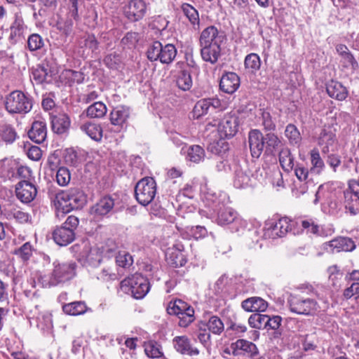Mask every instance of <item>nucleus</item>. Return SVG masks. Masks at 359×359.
Instances as JSON below:
<instances>
[{"instance_id": "nucleus-32", "label": "nucleus", "mask_w": 359, "mask_h": 359, "mask_svg": "<svg viewBox=\"0 0 359 359\" xmlns=\"http://www.w3.org/2000/svg\"><path fill=\"white\" fill-rule=\"evenodd\" d=\"M182 11L192 25L193 29L198 30L200 28V19L198 11L189 4H183L182 5Z\"/></svg>"}, {"instance_id": "nucleus-45", "label": "nucleus", "mask_w": 359, "mask_h": 359, "mask_svg": "<svg viewBox=\"0 0 359 359\" xmlns=\"http://www.w3.org/2000/svg\"><path fill=\"white\" fill-rule=\"evenodd\" d=\"M344 203L346 208L353 215H355L358 210L359 200H355L354 195L347 189L344 193Z\"/></svg>"}, {"instance_id": "nucleus-16", "label": "nucleus", "mask_w": 359, "mask_h": 359, "mask_svg": "<svg viewBox=\"0 0 359 359\" xmlns=\"http://www.w3.org/2000/svg\"><path fill=\"white\" fill-rule=\"evenodd\" d=\"M147 6L143 0H130L124 8V13L130 21H138L145 15Z\"/></svg>"}, {"instance_id": "nucleus-14", "label": "nucleus", "mask_w": 359, "mask_h": 359, "mask_svg": "<svg viewBox=\"0 0 359 359\" xmlns=\"http://www.w3.org/2000/svg\"><path fill=\"white\" fill-rule=\"evenodd\" d=\"M324 249L330 253L339 252L341 251L349 252L355 249L354 242L347 237H337L323 244Z\"/></svg>"}, {"instance_id": "nucleus-13", "label": "nucleus", "mask_w": 359, "mask_h": 359, "mask_svg": "<svg viewBox=\"0 0 359 359\" xmlns=\"http://www.w3.org/2000/svg\"><path fill=\"white\" fill-rule=\"evenodd\" d=\"M212 126L211 123L207 125V127ZM212 126H217V131L221 138L232 137L235 135L238 128L237 117L231 115L225 116L218 124L216 123Z\"/></svg>"}, {"instance_id": "nucleus-40", "label": "nucleus", "mask_w": 359, "mask_h": 359, "mask_svg": "<svg viewBox=\"0 0 359 359\" xmlns=\"http://www.w3.org/2000/svg\"><path fill=\"white\" fill-rule=\"evenodd\" d=\"M144 352L146 355L151 358H159L163 357L161 346L154 341H149L144 343Z\"/></svg>"}, {"instance_id": "nucleus-57", "label": "nucleus", "mask_w": 359, "mask_h": 359, "mask_svg": "<svg viewBox=\"0 0 359 359\" xmlns=\"http://www.w3.org/2000/svg\"><path fill=\"white\" fill-rule=\"evenodd\" d=\"M208 149L210 151L217 155H221L229 149L228 144L224 141L223 138H221L217 142H213L210 143Z\"/></svg>"}, {"instance_id": "nucleus-50", "label": "nucleus", "mask_w": 359, "mask_h": 359, "mask_svg": "<svg viewBox=\"0 0 359 359\" xmlns=\"http://www.w3.org/2000/svg\"><path fill=\"white\" fill-rule=\"evenodd\" d=\"M266 315L259 313L252 314L248 318L249 325L257 330L266 328Z\"/></svg>"}, {"instance_id": "nucleus-20", "label": "nucleus", "mask_w": 359, "mask_h": 359, "mask_svg": "<svg viewBox=\"0 0 359 359\" xmlns=\"http://www.w3.org/2000/svg\"><path fill=\"white\" fill-rule=\"evenodd\" d=\"M240 84V77L234 72H228L222 75L219 88L225 93L233 94L238 90Z\"/></svg>"}, {"instance_id": "nucleus-30", "label": "nucleus", "mask_w": 359, "mask_h": 359, "mask_svg": "<svg viewBox=\"0 0 359 359\" xmlns=\"http://www.w3.org/2000/svg\"><path fill=\"white\" fill-rule=\"evenodd\" d=\"M80 129L96 142H100L102 138L103 130L100 124L87 122L81 125Z\"/></svg>"}, {"instance_id": "nucleus-51", "label": "nucleus", "mask_w": 359, "mask_h": 359, "mask_svg": "<svg viewBox=\"0 0 359 359\" xmlns=\"http://www.w3.org/2000/svg\"><path fill=\"white\" fill-rule=\"evenodd\" d=\"M184 232L187 233L188 234L186 238H193L196 240L203 238L205 237L208 234V231L203 226H196L191 227L187 226L186 227Z\"/></svg>"}, {"instance_id": "nucleus-29", "label": "nucleus", "mask_w": 359, "mask_h": 359, "mask_svg": "<svg viewBox=\"0 0 359 359\" xmlns=\"http://www.w3.org/2000/svg\"><path fill=\"white\" fill-rule=\"evenodd\" d=\"M250 175L251 172L247 166L236 168L235 170L233 186L237 189L247 187L250 182Z\"/></svg>"}, {"instance_id": "nucleus-6", "label": "nucleus", "mask_w": 359, "mask_h": 359, "mask_svg": "<svg viewBox=\"0 0 359 359\" xmlns=\"http://www.w3.org/2000/svg\"><path fill=\"white\" fill-rule=\"evenodd\" d=\"M5 107L10 114H26L32 109V101L22 91L14 90L6 96Z\"/></svg>"}, {"instance_id": "nucleus-25", "label": "nucleus", "mask_w": 359, "mask_h": 359, "mask_svg": "<svg viewBox=\"0 0 359 359\" xmlns=\"http://www.w3.org/2000/svg\"><path fill=\"white\" fill-rule=\"evenodd\" d=\"M47 129L46 123L42 121H36L32 123L28 132L29 137L36 143H42L46 138Z\"/></svg>"}, {"instance_id": "nucleus-48", "label": "nucleus", "mask_w": 359, "mask_h": 359, "mask_svg": "<svg viewBox=\"0 0 359 359\" xmlns=\"http://www.w3.org/2000/svg\"><path fill=\"white\" fill-rule=\"evenodd\" d=\"M86 250L88 253L85 256L86 262L93 266H97L102 261V255L98 248H89L88 246L85 247Z\"/></svg>"}, {"instance_id": "nucleus-23", "label": "nucleus", "mask_w": 359, "mask_h": 359, "mask_svg": "<svg viewBox=\"0 0 359 359\" xmlns=\"http://www.w3.org/2000/svg\"><path fill=\"white\" fill-rule=\"evenodd\" d=\"M53 238L59 245L65 246L72 243L75 238V233L71 227L61 226L57 227L53 232Z\"/></svg>"}, {"instance_id": "nucleus-31", "label": "nucleus", "mask_w": 359, "mask_h": 359, "mask_svg": "<svg viewBox=\"0 0 359 359\" xmlns=\"http://www.w3.org/2000/svg\"><path fill=\"white\" fill-rule=\"evenodd\" d=\"M311 167L310 172L316 175L320 174L325 168L323 159L317 148H313L309 152Z\"/></svg>"}, {"instance_id": "nucleus-64", "label": "nucleus", "mask_w": 359, "mask_h": 359, "mask_svg": "<svg viewBox=\"0 0 359 359\" xmlns=\"http://www.w3.org/2000/svg\"><path fill=\"white\" fill-rule=\"evenodd\" d=\"M359 293V283H353L351 285L347 287L344 292V296L346 299L351 298L353 295Z\"/></svg>"}, {"instance_id": "nucleus-43", "label": "nucleus", "mask_w": 359, "mask_h": 359, "mask_svg": "<svg viewBox=\"0 0 359 359\" xmlns=\"http://www.w3.org/2000/svg\"><path fill=\"white\" fill-rule=\"evenodd\" d=\"M245 67L250 72L254 73L259 69L261 66V60L256 53H250L246 55L244 61Z\"/></svg>"}, {"instance_id": "nucleus-44", "label": "nucleus", "mask_w": 359, "mask_h": 359, "mask_svg": "<svg viewBox=\"0 0 359 359\" xmlns=\"http://www.w3.org/2000/svg\"><path fill=\"white\" fill-rule=\"evenodd\" d=\"M0 137L6 143L11 144L15 140L17 133L11 126L2 125L0 126Z\"/></svg>"}, {"instance_id": "nucleus-10", "label": "nucleus", "mask_w": 359, "mask_h": 359, "mask_svg": "<svg viewBox=\"0 0 359 359\" xmlns=\"http://www.w3.org/2000/svg\"><path fill=\"white\" fill-rule=\"evenodd\" d=\"M317 143L324 154L335 151L338 143L335 128L332 126H324L317 137Z\"/></svg>"}, {"instance_id": "nucleus-56", "label": "nucleus", "mask_w": 359, "mask_h": 359, "mask_svg": "<svg viewBox=\"0 0 359 359\" xmlns=\"http://www.w3.org/2000/svg\"><path fill=\"white\" fill-rule=\"evenodd\" d=\"M116 262L118 266L128 268L133 262L132 256L126 251L119 252L116 257Z\"/></svg>"}, {"instance_id": "nucleus-4", "label": "nucleus", "mask_w": 359, "mask_h": 359, "mask_svg": "<svg viewBox=\"0 0 359 359\" xmlns=\"http://www.w3.org/2000/svg\"><path fill=\"white\" fill-rule=\"evenodd\" d=\"M121 290L126 294L131 293L135 299L143 298L149 291L148 280L139 273L125 278L120 283Z\"/></svg>"}, {"instance_id": "nucleus-27", "label": "nucleus", "mask_w": 359, "mask_h": 359, "mask_svg": "<svg viewBox=\"0 0 359 359\" xmlns=\"http://www.w3.org/2000/svg\"><path fill=\"white\" fill-rule=\"evenodd\" d=\"M242 308L248 312H263L267 307V302L258 297L248 298L241 303Z\"/></svg>"}, {"instance_id": "nucleus-47", "label": "nucleus", "mask_w": 359, "mask_h": 359, "mask_svg": "<svg viewBox=\"0 0 359 359\" xmlns=\"http://www.w3.org/2000/svg\"><path fill=\"white\" fill-rule=\"evenodd\" d=\"M264 138L265 142L266 151L269 153L273 152L279 147L281 143L278 137L273 133H267L265 136H264Z\"/></svg>"}, {"instance_id": "nucleus-38", "label": "nucleus", "mask_w": 359, "mask_h": 359, "mask_svg": "<svg viewBox=\"0 0 359 359\" xmlns=\"http://www.w3.org/2000/svg\"><path fill=\"white\" fill-rule=\"evenodd\" d=\"M279 161L285 171H290L294 167V157L287 148L283 149L279 153Z\"/></svg>"}, {"instance_id": "nucleus-35", "label": "nucleus", "mask_w": 359, "mask_h": 359, "mask_svg": "<svg viewBox=\"0 0 359 359\" xmlns=\"http://www.w3.org/2000/svg\"><path fill=\"white\" fill-rule=\"evenodd\" d=\"M62 310L67 315L79 316L86 313L87 306L85 302L79 301L63 305Z\"/></svg>"}, {"instance_id": "nucleus-12", "label": "nucleus", "mask_w": 359, "mask_h": 359, "mask_svg": "<svg viewBox=\"0 0 359 359\" xmlns=\"http://www.w3.org/2000/svg\"><path fill=\"white\" fill-rule=\"evenodd\" d=\"M292 224V220L283 217L276 222L269 224L264 230V236L271 239L283 237L291 230Z\"/></svg>"}, {"instance_id": "nucleus-52", "label": "nucleus", "mask_w": 359, "mask_h": 359, "mask_svg": "<svg viewBox=\"0 0 359 359\" xmlns=\"http://www.w3.org/2000/svg\"><path fill=\"white\" fill-rule=\"evenodd\" d=\"M178 324L180 327H186L189 326L195 320L194 309L192 307L189 308L178 316Z\"/></svg>"}, {"instance_id": "nucleus-54", "label": "nucleus", "mask_w": 359, "mask_h": 359, "mask_svg": "<svg viewBox=\"0 0 359 359\" xmlns=\"http://www.w3.org/2000/svg\"><path fill=\"white\" fill-rule=\"evenodd\" d=\"M33 247L30 243L27 242L18 249L15 250V254L23 261H27L32 257Z\"/></svg>"}, {"instance_id": "nucleus-62", "label": "nucleus", "mask_w": 359, "mask_h": 359, "mask_svg": "<svg viewBox=\"0 0 359 359\" xmlns=\"http://www.w3.org/2000/svg\"><path fill=\"white\" fill-rule=\"evenodd\" d=\"M27 155L31 160L36 161L41 159L42 151L39 147L32 146L27 151Z\"/></svg>"}, {"instance_id": "nucleus-22", "label": "nucleus", "mask_w": 359, "mask_h": 359, "mask_svg": "<svg viewBox=\"0 0 359 359\" xmlns=\"http://www.w3.org/2000/svg\"><path fill=\"white\" fill-rule=\"evenodd\" d=\"M130 116V110L124 106L114 108L110 113L111 123L116 127V132L120 131Z\"/></svg>"}, {"instance_id": "nucleus-7", "label": "nucleus", "mask_w": 359, "mask_h": 359, "mask_svg": "<svg viewBox=\"0 0 359 359\" xmlns=\"http://www.w3.org/2000/svg\"><path fill=\"white\" fill-rule=\"evenodd\" d=\"M156 194V184L152 177H144L140 180L135 189V195L137 202L146 206L154 198Z\"/></svg>"}, {"instance_id": "nucleus-17", "label": "nucleus", "mask_w": 359, "mask_h": 359, "mask_svg": "<svg viewBox=\"0 0 359 359\" xmlns=\"http://www.w3.org/2000/svg\"><path fill=\"white\" fill-rule=\"evenodd\" d=\"M231 348L234 356L247 354L250 358H253L259 353V350L254 343L243 339L231 343Z\"/></svg>"}, {"instance_id": "nucleus-41", "label": "nucleus", "mask_w": 359, "mask_h": 359, "mask_svg": "<svg viewBox=\"0 0 359 359\" xmlns=\"http://www.w3.org/2000/svg\"><path fill=\"white\" fill-rule=\"evenodd\" d=\"M191 306H189L187 302L177 299L174 302H170L167 307V311L170 315L180 316L184 311L189 309Z\"/></svg>"}, {"instance_id": "nucleus-2", "label": "nucleus", "mask_w": 359, "mask_h": 359, "mask_svg": "<svg viewBox=\"0 0 359 359\" xmlns=\"http://www.w3.org/2000/svg\"><path fill=\"white\" fill-rule=\"evenodd\" d=\"M53 269L49 276H40L39 283L43 287L56 286L73 278L76 276V264L74 262H60L55 261L53 264Z\"/></svg>"}, {"instance_id": "nucleus-15", "label": "nucleus", "mask_w": 359, "mask_h": 359, "mask_svg": "<svg viewBox=\"0 0 359 359\" xmlns=\"http://www.w3.org/2000/svg\"><path fill=\"white\" fill-rule=\"evenodd\" d=\"M221 106V102L218 98H207L198 100L193 109L194 118H199L209 112H212Z\"/></svg>"}, {"instance_id": "nucleus-49", "label": "nucleus", "mask_w": 359, "mask_h": 359, "mask_svg": "<svg viewBox=\"0 0 359 359\" xmlns=\"http://www.w3.org/2000/svg\"><path fill=\"white\" fill-rule=\"evenodd\" d=\"M301 226L304 231L306 233L317 235L320 225H318L317 221L313 218H304L300 221Z\"/></svg>"}, {"instance_id": "nucleus-53", "label": "nucleus", "mask_w": 359, "mask_h": 359, "mask_svg": "<svg viewBox=\"0 0 359 359\" xmlns=\"http://www.w3.org/2000/svg\"><path fill=\"white\" fill-rule=\"evenodd\" d=\"M71 180L69 170L65 167H60L56 173V181L60 186H67Z\"/></svg>"}, {"instance_id": "nucleus-1", "label": "nucleus", "mask_w": 359, "mask_h": 359, "mask_svg": "<svg viewBox=\"0 0 359 359\" xmlns=\"http://www.w3.org/2000/svg\"><path fill=\"white\" fill-rule=\"evenodd\" d=\"M226 40L224 33L215 26H209L202 31L199 38L202 59L211 64H215L222 51V44Z\"/></svg>"}, {"instance_id": "nucleus-33", "label": "nucleus", "mask_w": 359, "mask_h": 359, "mask_svg": "<svg viewBox=\"0 0 359 359\" xmlns=\"http://www.w3.org/2000/svg\"><path fill=\"white\" fill-rule=\"evenodd\" d=\"M70 126V120L66 114H60L52 118V129L57 134L65 133Z\"/></svg>"}, {"instance_id": "nucleus-58", "label": "nucleus", "mask_w": 359, "mask_h": 359, "mask_svg": "<svg viewBox=\"0 0 359 359\" xmlns=\"http://www.w3.org/2000/svg\"><path fill=\"white\" fill-rule=\"evenodd\" d=\"M8 216L10 219H13L19 223H25L29 220L30 215L19 209L14 208L11 210Z\"/></svg>"}, {"instance_id": "nucleus-19", "label": "nucleus", "mask_w": 359, "mask_h": 359, "mask_svg": "<svg viewBox=\"0 0 359 359\" xmlns=\"http://www.w3.org/2000/svg\"><path fill=\"white\" fill-rule=\"evenodd\" d=\"M251 154L254 158H259L265 147L264 138L258 130H252L248 135Z\"/></svg>"}, {"instance_id": "nucleus-9", "label": "nucleus", "mask_w": 359, "mask_h": 359, "mask_svg": "<svg viewBox=\"0 0 359 359\" xmlns=\"http://www.w3.org/2000/svg\"><path fill=\"white\" fill-rule=\"evenodd\" d=\"M216 222L220 226L231 224L232 229L235 231L246 226V222L239 216L238 212L229 207H224L219 210Z\"/></svg>"}, {"instance_id": "nucleus-63", "label": "nucleus", "mask_w": 359, "mask_h": 359, "mask_svg": "<svg viewBox=\"0 0 359 359\" xmlns=\"http://www.w3.org/2000/svg\"><path fill=\"white\" fill-rule=\"evenodd\" d=\"M327 163L332 168L334 172L337 171V168L341 164V158L339 156L331 154L327 156Z\"/></svg>"}, {"instance_id": "nucleus-39", "label": "nucleus", "mask_w": 359, "mask_h": 359, "mask_svg": "<svg viewBox=\"0 0 359 359\" xmlns=\"http://www.w3.org/2000/svg\"><path fill=\"white\" fill-rule=\"evenodd\" d=\"M285 135L292 145H299L302 136L298 128L294 124H288L285 130Z\"/></svg>"}, {"instance_id": "nucleus-59", "label": "nucleus", "mask_w": 359, "mask_h": 359, "mask_svg": "<svg viewBox=\"0 0 359 359\" xmlns=\"http://www.w3.org/2000/svg\"><path fill=\"white\" fill-rule=\"evenodd\" d=\"M63 74L69 83H81L83 80V74L80 72L67 69L63 72Z\"/></svg>"}, {"instance_id": "nucleus-18", "label": "nucleus", "mask_w": 359, "mask_h": 359, "mask_svg": "<svg viewBox=\"0 0 359 359\" xmlns=\"http://www.w3.org/2000/svg\"><path fill=\"white\" fill-rule=\"evenodd\" d=\"M16 196L22 203L32 202L36 197L37 189L32 183L23 180L20 182L15 189Z\"/></svg>"}, {"instance_id": "nucleus-24", "label": "nucleus", "mask_w": 359, "mask_h": 359, "mask_svg": "<svg viewBox=\"0 0 359 359\" xmlns=\"http://www.w3.org/2000/svg\"><path fill=\"white\" fill-rule=\"evenodd\" d=\"M114 206V199L109 196L101 198L91 208L90 213L95 217H102L109 213Z\"/></svg>"}, {"instance_id": "nucleus-61", "label": "nucleus", "mask_w": 359, "mask_h": 359, "mask_svg": "<svg viewBox=\"0 0 359 359\" xmlns=\"http://www.w3.org/2000/svg\"><path fill=\"white\" fill-rule=\"evenodd\" d=\"M262 125L267 130H273L276 128V125L272 120L271 116L268 111H263L262 114Z\"/></svg>"}, {"instance_id": "nucleus-55", "label": "nucleus", "mask_w": 359, "mask_h": 359, "mask_svg": "<svg viewBox=\"0 0 359 359\" xmlns=\"http://www.w3.org/2000/svg\"><path fill=\"white\" fill-rule=\"evenodd\" d=\"M44 45L42 37L38 34L30 35L27 40V46L29 50L35 51L41 48Z\"/></svg>"}, {"instance_id": "nucleus-26", "label": "nucleus", "mask_w": 359, "mask_h": 359, "mask_svg": "<svg viewBox=\"0 0 359 359\" xmlns=\"http://www.w3.org/2000/svg\"><path fill=\"white\" fill-rule=\"evenodd\" d=\"M98 280L110 281L117 279V273L112 262L104 263L100 268H96L93 272Z\"/></svg>"}, {"instance_id": "nucleus-34", "label": "nucleus", "mask_w": 359, "mask_h": 359, "mask_svg": "<svg viewBox=\"0 0 359 359\" xmlns=\"http://www.w3.org/2000/svg\"><path fill=\"white\" fill-rule=\"evenodd\" d=\"M184 152L186 153V159L195 163L202 161L205 156L204 149L199 145L189 146Z\"/></svg>"}, {"instance_id": "nucleus-28", "label": "nucleus", "mask_w": 359, "mask_h": 359, "mask_svg": "<svg viewBox=\"0 0 359 359\" xmlns=\"http://www.w3.org/2000/svg\"><path fill=\"white\" fill-rule=\"evenodd\" d=\"M326 90L330 97L338 100H344L348 96V90L339 82L330 81L326 86Z\"/></svg>"}, {"instance_id": "nucleus-36", "label": "nucleus", "mask_w": 359, "mask_h": 359, "mask_svg": "<svg viewBox=\"0 0 359 359\" xmlns=\"http://www.w3.org/2000/svg\"><path fill=\"white\" fill-rule=\"evenodd\" d=\"M175 81L177 87L187 91L192 87L193 81L191 74L187 70H181L175 76Z\"/></svg>"}, {"instance_id": "nucleus-42", "label": "nucleus", "mask_w": 359, "mask_h": 359, "mask_svg": "<svg viewBox=\"0 0 359 359\" xmlns=\"http://www.w3.org/2000/svg\"><path fill=\"white\" fill-rule=\"evenodd\" d=\"M26 26L22 17L20 14L15 15V19L10 27L11 37L14 38L22 35Z\"/></svg>"}, {"instance_id": "nucleus-37", "label": "nucleus", "mask_w": 359, "mask_h": 359, "mask_svg": "<svg viewBox=\"0 0 359 359\" xmlns=\"http://www.w3.org/2000/svg\"><path fill=\"white\" fill-rule=\"evenodd\" d=\"M86 116L89 118H102L107 113L106 105L101 102H96L86 109Z\"/></svg>"}, {"instance_id": "nucleus-11", "label": "nucleus", "mask_w": 359, "mask_h": 359, "mask_svg": "<svg viewBox=\"0 0 359 359\" xmlns=\"http://www.w3.org/2000/svg\"><path fill=\"white\" fill-rule=\"evenodd\" d=\"M184 250V245L180 241H176L172 246L167 248L165 259L168 264L175 268L184 266L187 262Z\"/></svg>"}, {"instance_id": "nucleus-5", "label": "nucleus", "mask_w": 359, "mask_h": 359, "mask_svg": "<svg viewBox=\"0 0 359 359\" xmlns=\"http://www.w3.org/2000/svg\"><path fill=\"white\" fill-rule=\"evenodd\" d=\"M177 55L175 46L171 43L164 46L159 41H154L147 48V58L151 61L159 60L162 64H170Z\"/></svg>"}, {"instance_id": "nucleus-3", "label": "nucleus", "mask_w": 359, "mask_h": 359, "mask_svg": "<svg viewBox=\"0 0 359 359\" xmlns=\"http://www.w3.org/2000/svg\"><path fill=\"white\" fill-rule=\"evenodd\" d=\"M53 202L58 212L68 213L74 209L82 208L86 203V196L83 191L72 189L57 193Z\"/></svg>"}, {"instance_id": "nucleus-60", "label": "nucleus", "mask_w": 359, "mask_h": 359, "mask_svg": "<svg viewBox=\"0 0 359 359\" xmlns=\"http://www.w3.org/2000/svg\"><path fill=\"white\" fill-rule=\"evenodd\" d=\"M281 320V318L278 316L270 317L269 316L266 315V328L276 330L280 327Z\"/></svg>"}, {"instance_id": "nucleus-21", "label": "nucleus", "mask_w": 359, "mask_h": 359, "mask_svg": "<svg viewBox=\"0 0 359 359\" xmlns=\"http://www.w3.org/2000/svg\"><path fill=\"white\" fill-rule=\"evenodd\" d=\"M174 347L177 352L189 356L198 355L199 350L192 346L189 339L186 336H178L173 339Z\"/></svg>"}, {"instance_id": "nucleus-46", "label": "nucleus", "mask_w": 359, "mask_h": 359, "mask_svg": "<svg viewBox=\"0 0 359 359\" xmlns=\"http://www.w3.org/2000/svg\"><path fill=\"white\" fill-rule=\"evenodd\" d=\"M206 326L208 330L215 334H220L224 330V323L216 316H212L209 318Z\"/></svg>"}, {"instance_id": "nucleus-8", "label": "nucleus", "mask_w": 359, "mask_h": 359, "mask_svg": "<svg viewBox=\"0 0 359 359\" xmlns=\"http://www.w3.org/2000/svg\"><path fill=\"white\" fill-rule=\"evenodd\" d=\"M290 311L299 315L313 316L319 311L317 302L309 297L291 296L288 300Z\"/></svg>"}]
</instances>
